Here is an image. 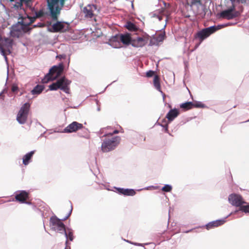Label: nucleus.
Masks as SVG:
<instances>
[{
	"label": "nucleus",
	"mask_w": 249,
	"mask_h": 249,
	"mask_svg": "<svg viewBox=\"0 0 249 249\" xmlns=\"http://www.w3.org/2000/svg\"><path fill=\"white\" fill-rule=\"evenodd\" d=\"M71 211H72V209H71ZM71 212H70V213L69 214L68 216H67L66 218H67L71 215Z\"/></svg>",
	"instance_id": "ea45409f"
},
{
	"label": "nucleus",
	"mask_w": 249,
	"mask_h": 249,
	"mask_svg": "<svg viewBox=\"0 0 249 249\" xmlns=\"http://www.w3.org/2000/svg\"><path fill=\"white\" fill-rule=\"evenodd\" d=\"M229 201L230 203L233 206L240 207L244 204H247V202L245 201L242 196L239 195L232 194L229 196Z\"/></svg>",
	"instance_id": "9b49d317"
},
{
	"label": "nucleus",
	"mask_w": 249,
	"mask_h": 249,
	"mask_svg": "<svg viewBox=\"0 0 249 249\" xmlns=\"http://www.w3.org/2000/svg\"><path fill=\"white\" fill-rule=\"evenodd\" d=\"M29 196L30 194L29 192L22 190L16 192L15 198L17 201H18L20 203L30 204L31 203L29 200Z\"/></svg>",
	"instance_id": "9d476101"
},
{
	"label": "nucleus",
	"mask_w": 249,
	"mask_h": 249,
	"mask_svg": "<svg viewBox=\"0 0 249 249\" xmlns=\"http://www.w3.org/2000/svg\"><path fill=\"white\" fill-rule=\"evenodd\" d=\"M239 210L245 213H249V203L243 204L239 208Z\"/></svg>",
	"instance_id": "cd10ccee"
},
{
	"label": "nucleus",
	"mask_w": 249,
	"mask_h": 249,
	"mask_svg": "<svg viewBox=\"0 0 249 249\" xmlns=\"http://www.w3.org/2000/svg\"><path fill=\"white\" fill-rule=\"evenodd\" d=\"M12 34L14 36H17L18 37L19 36V33L18 32H17L16 31H12Z\"/></svg>",
	"instance_id": "e433bc0d"
},
{
	"label": "nucleus",
	"mask_w": 249,
	"mask_h": 249,
	"mask_svg": "<svg viewBox=\"0 0 249 249\" xmlns=\"http://www.w3.org/2000/svg\"><path fill=\"white\" fill-rule=\"evenodd\" d=\"M66 0H47L49 9L53 20L57 21Z\"/></svg>",
	"instance_id": "f03ea898"
},
{
	"label": "nucleus",
	"mask_w": 249,
	"mask_h": 249,
	"mask_svg": "<svg viewBox=\"0 0 249 249\" xmlns=\"http://www.w3.org/2000/svg\"><path fill=\"white\" fill-rule=\"evenodd\" d=\"M219 16L221 18L230 20L237 17L238 13L235 11V6L233 4L229 9L221 12Z\"/></svg>",
	"instance_id": "1a4fd4ad"
},
{
	"label": "nucleus",
	"mask_w": 249,
	"mask_h": 249,
	"mask_svg": "<svg viewBox=\"0 0 249 249\" xmlns=\"http://www.w3.org/2000/svg\"><path fill=\"white\" fill-rule=\"evenodd\" d=\"M13 40L8 38H1L0 40V52L5 59L6 55L11 53V49L12 48Z\"/></svg>",
	"instance_id": "0eeeda50"
},
{
	"label": "nucleus",
	"mask_w": 249,
	"mask_h": 249,
	"mask_svg": "<svg viewBox=\"0 0 249 249\" xmlns=\"http://www.w3.org/2000/svg\"><path fill=\"white\" fill-rule=\"evenodd\" d=\"M12 89V91L13 92H15V91H17V90H18V86H16V85H13V86H12V89Z\"/></svg>",
	"instance_id": "c9c22d12"
},
{
	"label": "nucleus",
	"mask_w": 249,
	"mask_h": 249,
	"mask_svg": "<svg viewBox=\"0 0 249 249\" xmlns=\"http://www.w3.org/2000/svg\"><path fill=\"white\" fill-rule=\"evenodd\" d=\"M153 84L155 88L159 91L161 92L160 84V79L158 75H155L154 78Z\"/></svg>",
	"instance_id": "b1692460"
},
{
	"label": "nucleus",
	"mask_w": 249,
	"mask_h": 249,
	"mask_svg": "<svg viewBox=\"0 0 249 249\" xmlns=\"http://www.w3.org/2000/svg\"><path fill=\"white\" fill-rule=\"evenodd\" d=\"M14 0H10V1H14Z\"/></svg>",
	"instance_id": "a19ab883"
},
{
	"label": "nucleus",
	"mask_w": 249,
	"mask_h": 249,
	"mask_svg": "<svg viewBox=\"0 0 249 249\" xmlns=\"http://www.w3.org/2000/svg\"><path fill=\"white\" fill-rule=\"evenodd\" d=\"M172 187L171 186L169 185H164L162 188V191L166 192H169L172 190Z\"/></svg>",
	"instance_id": "c85d7f7f"
},
{
	"label": "nucleus",
	"mask_w": 249,
	"mask_h": 249,
	"mask_svg": "<svg viewBox=\"0 0 249 249\" xmlns=\"http://www.w3.org/2000/svg\"><path fill=\"white\" fill-rule=\"evenodd\" d=\"M44 15V12L42 11H39L36 13V17H34L33 18H39L42 17Z\"/></svg>",
	"instance_id": "2f4dec72"
},
{
	"label": "nucleus",
	"mask_w": 249,
	"mask_h": 249,
	"mask_svg": "<svg viewBox=\"0 0 249 249\" xmlns=\"http://www.w3.org/2000/svg\"><path fill=\"white\" fill-rule=\"evenodd\" d=\"M179 114V110L174 108L171 109L166 114V118L169 122L173 121Z\"/></svg>",
	"instance_id": "a211bd4d"
},
{
	"label": "nucleus",
	"mask_w": 249,
	"mask_h": 249,
	"mask_svg": "<svg viewBox=\"0 0 249 249\" xmlns=\"http://www.w3.org/2000/svg\"><path fill=\"white\" fill-rule=\"evenodd\" d=\"M162 16L163 15H161L158 16L157 17H158V19H159V20L160 21L162 19Z\"/></svg>",
	"instance_id": "58836bf2"
},
{
	"label": "nucleus",
	"mask_w": 249,
	"mask_h": 249,
	"mask_svg": "<svg viewBox=\"0 0 249 249\" xmlns=\"http://www.w3.org/2000/svg\"><path fill=\"white\" fill-rule=\"evenodd\" d=\"M44 89V86L43 85H37L31 91V93L33 95L39 94L41 93Z\"/></svg>",
	"instance_id": "5701e85b"
},
{
	"label": "nucleus",
	"mask_w": 249,
	"mask_h": 249,
	"mask_svg": "<svg viewBox=\"0 0 249 249\" xmlns=\"http://www.w3.org/2000/svg\"><path fill=\"white\" fill-rule=\"evenodd\" d=\"M35 152V151H32L27 153L23 157V164L24 165H27L30 163Z\"/></svg>",
	"instance_id": "412c9836"
},
{
	"label": "nucleus",
	"mask_w": 249,
	"mask_h": 249,
	"mask_svg": "<svg viewBox=\"0 0 249 249\" xmlns=\"http://www.w3.org/2000/svg\"><path fill=\"white\" fill-rule=\"evenodd\" d=\"M232 2V4H234L235 2L237 3H246L247 1H249V0H230Z\"/></svg>",
	"instance_id": "c756f323"
},
{
	"label": "nucleus",
	"mask_w": 249,
	"mask_h": 249,
	"mask_svg": "<svg viewBox=\"0 0 249 249\" xmlns=\"http://www.w3.org/2000/svg\"><path fill=\"white\" fill-rule=\"evenodd\" d=\"M71 81L65 78L62 77L58 79L55 82L53 83L49 86V89L51 90H56L60 89L66 93H69L70 91L69 85Z\"/></svg>",
	"instance_id": "7ed1b4c3"
},
{
	"label": "nucleus",
	"mask_w": 249,
	"mask_h": 249,
	"mask_svg": "<svg viewBox=\"0 0 249 249\" xmlns=\"http://www.w3.org/2000/svg\"><path fill=\"white\" fill-rule=\"evenodd\" d=\"M65 232V236L67 239H69L70 241H72L73 240V232L71 229H65L63 231Z\"/></svg>",
	"instance_id": "a878e982"
},
{
	"label": "nucleus",
	"mask_w": 249,
	"mask_h": 249,
	"mask_svg": "<svg viewBox=\"0 0 249 249\" xmlns=\"http://www.w3.org/2000/svg\"><path fill=\"white\" fill-rule=\"evenodd\" d=\"M155 74V71L150 70L146 73V76L147 77H152Z\"/></svg>",
	"instance_id": "72a5a7b5"
},
{
	"label": "nucleus",
	"mask_w": 249,
	"mask_h": 249,
	"mask_svg": "<svg viewBox=\"0 0 249 249\" xmlns=\"http://www.w3.org/2000/svg\"><path fill=\"white\" fill-rule=\"evenodd\" d=\"M149 39V36L148 35L138 37L136 38L132 39L131 45L134 47H142L148 43Z\"/></svg>",
	"instance_id": "ddd939ff"
},
{
	"label": "nucleus",
	"mask_w": 249,
	"mask_h": 249,
	"mask_svg": "<svg viewBox=\"0 0 249 249\" xmlns=\"http://www.w3.org/2000/svg\"><path fill=\"white\" fill-rule=\"evenodd\" d=\"M164 7L162 8L159 10V13L160 15L166 16L167 17L166 21L167 20L168 18L167 17L169 16V14L168 12L166 10V8L169 6V4L166 3L164 1L163 2Z\"/></svg>",
	"instance_id": "4be33fe9"
},
{
	"label": "nucleus",
	"mask_w": 249,
	"mask_h": 249,
	"mask_svg": "<svg viewBox=\"0 0 249 249\" xmlns=\"http://www.w3.org/2000/svg\"><path fill=\"white\" fill-rule=\"evenodd\" d=\"M118 133H119V131L118 130H115L112 132H110V133H107V134H105L104 136L107 137V136H112L113 134H117Z\"/></svg>",
	"instance_id": "f704fd0d"
},
{
	"label": "nucleus",
	"mask_w": 249,
	"mask_h": 249,
	"mask_svg": "<svg viewBox=\"0 0 249 249\" xmlns=\"http://www.w3.org/2000/svg\"><path fill=\"white\" fill-rule=\"evenodd\" d=\"M125 27L130 31H136L138 30L136 26L134 23L130 21L126 23Z\"/></svg>",
	"instance_id": "bb28decb"
},
{
	"label": "nucleus",
	"mask_w": 249,
	"mask_h": 249,
	"mask_svg": "<svg viewBox=\"0 0 249 249\" xmlns=\"http://www.w3.org/2000/svg\"><path fill=\"white\" fill-rule=\"evenodd\" d=\"M180 107L184 110H188L193 108V103L187 102L180 105Z\"/></svg>",
	"instance_id": "393cba45"
},
{
	"label": "nucleus",
	"mask_w": 249,
	"mask_h": 249,
	"mask_svg": "<svg viewBox=\"0 0 249 249\" xmlns=\"http://www.w3.org/2000/svg\"><path fill=\"white\" fill-rule=\"evenodd\" d=\"M121 138L119 136L111 139H106L102 143L101 148L104 152H107L113 150L120 143Z\"/></svg>",
	"instance_id": "20e7f679"
},
{
	"label": "nucleus",
	"mask_w": 249,
	"mask_h": 249,
	"mask_svg": "<svg viewBox=\"0 0 249 249\" xmlns=\"http://www.w3.org/2000/svg\"><path fill=\"white\" fill-rule=\"evenodd\" d=\"M224 220H217L209 222L206 225V229L209 230L210 229L218 227L222 225L225 223Z\"/></svg>",
	"instance_id": "6ab92c4d"
},
{
	"label": "nucleus",
	"mask_w": 249,
	"mask_h": 249,
	"mask_svg": "<svg viewBox=\"0 0 249 249\" xmlns=\"http://www.w3.org/2000/svg\"><path fill=\"white\" fill-rule=\"evenodd\" d=\"M118 193L124 196H133L135 195L136 192L133 189L117 188Z\"/></svg>",
	"instance_id": "aec40b11"
},
{
	"label": "nucleus",
	"mask_w": 249,
	"mask_h": 249,
	"mask_svg": "<svg viewBox=\"0 0 249 249\" xmlns=\"http://www.w3.org/2000/svg\"><path fill=\"white\" fill-rule=\"evenodd\" d=\"M165 35L162 34H159L157 36V40L159 41H162L164 40Z\"/></svg>",
	"instance_id": "473e14b6"
},
{
	"label": "nucleus",
	"mask_w": 249,
	"mask_h": 249,
	"mask_svg": "<svg viewBox=\"0 0 249 249\" xmlns=\"http://www.w3.org/2000/svg\"><path fill=\"white\" fill-rule=\"evenodd\" d=\"M97 9V6L94 4H88L83 9L85 17L87 18H91L94 16V12Z\"/></svg>",
	"instance_id": "dca6fc26"
},
{
	"label": "nucleus",
	"mask_w": 249,
	"mask_h": 249,
	"mask_svg": "<svg viewBox=\"0 0 249 249\" xmlns=\"http://www.w3.org/2000/svg\"><path fill=\"white\" fill-rule=\"evenodd\" d=\"M63 71V65L53 66L50 69L49 73L46 75L42 80L43 82L47 83L49 81L55 79L61 74Z\"/></svg>",
	"instance_id": "39448f33"
},
{
	"label": "nucleus",
	"mask_w": 249,
	"mask_h": 249,
	"mask_svg": "<svg viewBox=\"0 0 249 249\" xmlns=\"http://www.w3.org/2000/svg\"><path fill=\"white\" fill-rule=\"evenodd\" d=\"M204 105L201 102L193 103V108L194 107H203Z\"/></svg>",
	"instance_id": "7c9ffc66"
},
{
	"label": "nucleus",
	"mask_w": 249,
	"mask_h": 249,
	"mask_svg": "<svg viewBox=\"0 0 249 249\" xmlns=\"http://www.w3.org/2000/svg\"><path fill=\"white\" fill-rule=\"evenodd\" d=\"M226 26V24L213 26L204 28L196 33L194 37L195 39H198L199 41L198 43L196 45V48H197L205 38H207L211 34Z\"/></svg>",
	"instance_id": "f257e3e1"
},
{
	"label": "nucleus",
	"mask_w": 249,
	"mask_h": 249,
	"mask_svg": "<svg viewBox=\"0 0 249 249\" xmlns=\"http://www.w3.org/2000/svg\"><path fill=\"white\" fill-rule=\"evenodd\" d=\"M84 126L83 124L74 121L65 127L64 130V132L68 133L75 132L77 130H80Z\"/></svg>",
	"instance_id": "2eb2a0df"
},
{
	"label": "nucleus",
	"mask_w": 249,
	"mask_h": 249,
	"mask_svg": "<svg viewBox=\"0 0 249 249\" xmlns=\"http://www.w3.org/2000/svg\"><path fill=\"white\" fill-rule=\"evenodd\" d=\"M50 226L54 231H57L60 232L65 231L66 229L65 225L56 216H53L50 218Z\"/></svg>",
	"instance_id": "6e6552de"
},
{
	"label": "nucleus",
	"mask_w": 249,
	"mask_h": 249,
	"mask_svg": "<svg viewBox=\"0 0 249 249\" xmlns=\"http://www.w3.org/2000/svg\"><path fill=\"white\" fill-rule=\"evenodd\" d=\"M69 28L70 24L69 23L57 21L52 25V30L51 31L54 33H64L69 31Z\"/></svg>",
	"instance_id": "f8f14e48"
},
{
	"label": "nucleus",
	"mask_w": 249,
	"mask_h": 249,
	"mask_svg": "<svg viewBox=\"0 0 249 249\" xmlns=\"http://www.w3.org/2000/svg\"><path fill=\"white\" fill-rule=\"evenodd\" d=\"M36 20V18H33L27 16L25 17H22L21 20L20 22H19L22 26L24 28V27H28L32 23L34 22Z\"/></svg>",
	"instance_id": "f3484780"
},
{
	"label": "nucleus",
	"mask_w": 249,
	"mask_h": 249,
	"mask_svg": "<svg viewBox=\"0 0 249 249\" xmlns=\"http://www.w3.org/2000/svg\"><path fill=\"white\" fill-rule=\"evenodd\" d=\"M112 40L113 41H121L124 44H131L132 38L130 34H121L116 35L112 38Z\"/></svg>",
	"instance_id": "4468645a"
},
{
	"label": "nucleus",
	"mask_w": 249,
	"mask_h": 249,
	"mask_svg": "<svg viewBox=\"0 0 249 249\" xmlns=\"http://www.w3.org/2000/svg\"><path fill=\"white\" fill-rule=\"evenodd\" d=\"M31 0H20V5H22V3H28V2H29L30 1H31Z\"/></svg>",
	"instance_id": "4c0bfd02"
},
{
	"label": "nucleus",
	"mask_w": 249,
	"mask_h": 249,
	"mask_svg": "<svg viewBox=\"0 0 249 249\" xmlns=\"http://www.w3.org/2000/svg\"><path fill=\"white\" fill-rule=\"evenodd\" d=\"M30 104L26 103L23 104L18 111L17 116V120L20 124H24L26 122L30 109Z\"/></svg>",
	"instance_id": "423d86ee"
}]
</instances>
